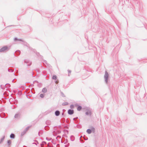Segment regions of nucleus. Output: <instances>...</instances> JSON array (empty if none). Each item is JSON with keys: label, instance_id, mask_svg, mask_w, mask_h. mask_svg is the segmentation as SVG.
I'll list each match as a JSON object with an SVG mask.
<instances>
[{"label": "nucleus", "instance_id": "nucleus-1", "mask_svg": "<svg viewBox=\"0 0 147 147\" xmlns=\"http://www.w3.org/2000/svg\"><path fill=\"white\" fill-rule=\"evenodd\" d=\"M105 81L106 83L107 82V80L108 78V74L107 72H106L105 76Z\"/></svg>", "mask_w": 147, "mask_h": 147}, {"label": "nucleus", "instance_id": "nucleus-2", "mask_svg": "<svg viewBox=\"0 0 147 147\" xmlns=\"http://www.w3.org/2000/svg\"><path fill=\"white\" fill-rule=\"evenodd\" d=\"M7 49V47H4L1 49L0 50V52H3Z\"/></svg>", "mask_w": 147, "mask_h": 147}, {"label": "nucleus", "instance_id": "nucleus-3", "mask_svg": "<svg viewBox=\"0 0 147 147\" xmlns=\"http://www.w3.org/2000/svg\"><path fill=\"white\" fill-rule=\"evenodd\" d=\"M74 113V111L73 110H69L68 111V113L69 114H72Z\"/></svg>", "mask_w": 147, "mask_h": 147}, {"label": "nucleus", "instance_id": "nucleus-4", "mask_svg": "<svg viewBox=\"0 0 147 147\" xmlns=\"http://www.w3.org/2000/svg\"><path fill=\"white\" fill-rule=\"evenodd\" d=\"M55 114L56 116H58L60 114V112L58 111H57L55 112Z\"/></svg>", "mask_w": 147, "mask_h": 147}, {"label": "nucleus", "instance_id": "nucleus-5", "mask_svg": "<svg viewBox=\"0 0 147 147\" xmlns=\"http://www.w3.org/2000/svg\"><path fill=\"white\" fill-rule=\"evenodd\" d=\"M42 92H43L45 93L47 92V89L46 88H44L42 90Z\"/></svg>", "mask_w": 147, "mask_h": 147}, {"label": "nucleus", "instance_id": "nucleus-6", "mask_svg": "<svg viewBox=\"0 0 147 147\" xmlns=\"http://www.w3.org/2000/svg\"><path fill=\"white\" fill-rule=\"evenodd\" d=\"M57 77L56 75H53L52 77V79L53 80H56Z\"/></svg>", "mask_w": 147, "mask_h": 147}, {"label": "nucleus", "instance_id": "nucleus-7", "mask_svg": "<svg viewBox=\"0 0 147 147\" xmlns=\"http://www.w3.org/2000/svg\"><path fill=\"white\" fill-rule=\"evenodd\" d=\"M87 132L88 134H90L91 132V131L90 129H88L87 130Z\"/></svg>", "mask_w": 147, "mask_h": 147}, {"label": "nucleus", "instance_id": "nucleus-8", "mask_svg": "<svg viewBox=\"0 0 147 147\" xmlns=\"http://www.w3.org/2000/svg\"><path fill=\"white\" fill-rule=\"evenodd\" d=\"M82 109V107L81 106H79L77 108V110L78 111H80Z\"/></svg>", "mask_w": 147, "mask_h": 147}, {"label": "nucleus", "instance_id": "nucleus-9", "mask_svg": "<svg viewBox=\"0 0 147 147\" xmlns=\"http://www.w3.org/2000/svg\"><path fill=\"white\" fill-rule=\"evenodd\" d=\"M10 137L11 138H13L14 137V135L13 134H11L10 135Z\"/></svg>", "mask_w": 147, "mask_h": 147}, {"label": "nucleus", "instance_id": "nucleus-10", "mask_svg": "<svg viewBox=\"0 0 147 147\" xmlns=\"http://www.w3.org/2000/svg\"><path fill=\"white\" fill-rule=\"evenodd\" d=\"M44 94H41L40 95V96L42 98L44 97Z\"/></svg>", "mask_w": 147, "mask_h": 147}, {"label": "nucleus", "instance_id": "nucleus-11", "mask_svg": "<svg viewBox=\"0 0 147 147\" xmlns=\"http://www.w3.org/2000/svg\"><path fill=\"white\" fill-rule=\"evenodd\" d=\"M11 140H9L7 141V143L9 145H10L11 143Z\"/></svg>", "mask_w": 147, "mask_h": 147}, {"label": "nucleus", "instance_id": "nucleus-12", "mask_svg": "<svg viewBox=\"0 0 147 147\" xmlns=\"http://www.w3.org/2000/svg\"><path fill=\"white\" fill-rule=\"evenodd\" d=\"M90 113H91L90 112V111H88V112H86V115L90 114Z\"/></svg>", "mask_w": 147, "mask_h": 147}, {"label": "nucleus", "instance_id": "nucleus-13", "mask_svg": "<svg viewBox=\"0 0 147 147\" xmlns=\"http://www.w3.org/2000/svg\"><path fill=\"white\" fill-rule=\"evenodd\" d=\"M70 108L71 109H73L74 108V106L73 105H71L70 106Z\"/></svg>", "mask_w": 147, "mask_h": 147}, {"label": "nucleus", "instance_id": "nucleus-14", "mask_svg": "<svg viewBox=\"0 0 147 147\" xmlns=\"http://www.w3.org/2000/svg\"><path fill=\"white\" fill-rule=\"evenodd\" d=\"M18 114H17L15 115V117H18Z\"/></svg>", "mask_w": 147, "mask_h": 147}, {"label": "nucleus", "instance_id": "nucleus-15", "mask_svg": "<svg viewBox=\"0 0 147 147\" xmlns=\"http://www.w3.org/2000/svg\"><path fill=\"white\" fill-rule=\"evenodd\" d=\"M58 82H59L58 80H57L56 81L55 83L56 84H57L58 83Z\"/></svg>", "mask_w": 147, "mask_h": 147}, {"label": "nucleus", "instance_id": "nucleus-16", "mask_svg": "<svg viewBox=\"0 0 147 147\" xmlns=\"http://www.w3.org/2000/svg\"><path fill=\"white\" fill-rule=\"evenodd\" d=\"M71 71H68V73H71Z\"/></svg>", "mask_w": 147, "mask_h": 147}]
</instances>
